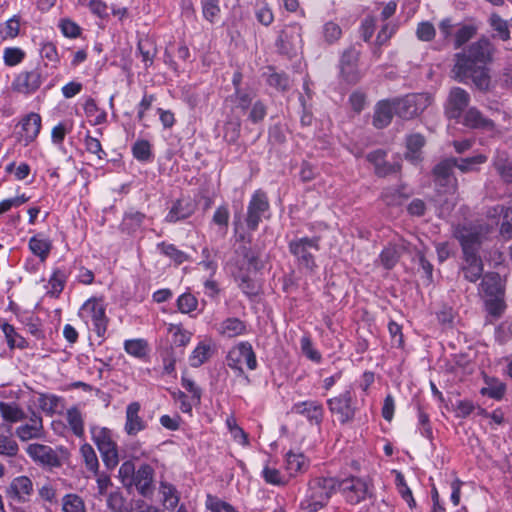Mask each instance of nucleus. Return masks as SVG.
Listing matches in <instances>:
<instances>
[{
  "instance_id": "c9c22d12",
  "label": "nucleus",
  "mask_w": 512,
  "mask_h": 512,
  "mask_svg": "<svg viewBox=\"0 0 512 512\" xmlns=\"http://www.w3.org/2000/svg\"><path fill=\"white\" fill-rule=\"evenodd\" d=\"M38 405L47 415H53L59 411V408H63V399L54 394H40Z\"/></svg>"
},
{
  "instance_id": "9b49d317",
  "label": "nucleus",
  "mask_w": 512,
  "mask_h": 512,
  "mask_svg": "<svg viewBox=\"0 0 512 512\" xmlns=\"http://www.w3.org/2000/svg\"><path fill=\"white\" fill-rule=\"evenodd\" d=\"M4 493L11 504H24L28 502L33 495L34 485L28 476H17L7 484Z\"/></svg>"
},
{
  "instance_id": "e433bc0d",
  "label": "nucleus",
  "mask_w": 512,
  "mask_h": 512,
  "mask_svg": "<svg viewBox=\"0 0 512 512\" xmlns=\"http://www.w3.org/2000/svg\"><path fill=\"white\" fill-rule=\"evenodd\" d=\"M18 452V445L12 439L10 429L0 425V454L5 456H15Z\"/></svg>"
},
{
  "instance_id": "4be33fe9",
  "label": "nucleus",
  "mask_w": 512,
  "mask_h": 512,
  "mask_svg": "<svg viewBox=\"0 0 512 512\" xmlns=\"http://www.w3.org/2000/svg\"><path fill=\"white\" fill-rule=\"evenodd\" d=\"M195 211V207L188 199H178L173 202L165 217L167 223H176L189 218Z\"/></svg>"
},
{
  "instance_id": "774afa93",
  "label": "nucleus",
  "mask_w": 512,
  "mask_h": 512,
  "mask_svg": "<svg viewBox=\"0 0 512 512\" xmlns=\"http://www.w3.org/2000/svg\"><path fill=\"white\" fill-rule=\"evenodd\" d=\"M198 301L195 296L190 293H184L178 297L177 306L180 312L190 313L197 308Z\"/></svg>"
},
{
  "instance_id": "a211bd4d",
  "label": "nucleus",
  "mask_w": 512,
  "mask_h": 512,
  "mask_svg": "<svg viewBox=\"0 0 512 512\" xmlns=\"http://www.w3.org/2000/svg\"><path fill=\"white\" fill-rule=\"evenodd\" d=\"M482 299L504 295V285L500 275L496 272L486 273L478 288Z\"/></svg>"
},
{
  "instance_id": "4c0bfd02",
  "label": "nucleus",
  "mask_w": 512,
  "mask_h": 512,
  "mask_svg": "<svg viewBox=\"0 0 512 512\" xmlns=\"http://www.w3.org/2000/svg\"><path fill=\"white\" fill-rule=\"evenodd\" d=\"M212 354V346L208 342H200L192 351L189 362L192 367H200Z\"/></svg>"
},
{
  "instance_id": "f8f14e48",
  "label": "nucleus",
  "mask_w": 512,
  "mask_h": 512,
  "mask_svg": "<svg viewBox=\"0 0 512 512\" xmlns=\"http://www.w3.org/2000/svg\"><path fill=\"white\" fill-rule=\"evenodd\" d=\"M329 411L337 415L341 424L351 422L356 413V407L353 402V395L350 390L327 400Z\"/></svg>"
},
{
  "instance_id": "6e6552de",
  "label": "nucleus",
  "mask_w": 512,
  "mask_h": 512,
  "mask_svg": "<svg viewBox=\"0 0 512 512\" xmlns=\"http://www.w3.org/2000/svg\"><path fill=\"white\" fill-rule=\"evenodd\" d=\"M226 362L228 367L238 372L239 375L244 373L242 365L245 362L249 370L257 368L256 355L252 345L247 342H240L230 349L227 354Z\"/></svg>"
},
{
  "instance_id": "680f3d73",
  "label": "nucleus",
  "mask_w": 512,
  "mask_h": 512,
  "mask_svg": "<svg viewBox=\"0 0 512 512\" xmlns=\"http://www.w3.org/2000/svg\"><path fill=\"white\" fill-rule=\"evenodd\" d=\"M241 130V123L239 120L227 121L224 125V139L229 143H236Z\"/></svg>"
},
{
  "instance_id": "49530a36",
  "label": "nucleus",
  "mask_w": 512,
  "mask_h": 512,
  "mask_svg": "<svg viewBox=\"0 0 512 512\" xmlns=\"http://www.w3.org/2000/svg\"><path fill=\"white\" fill-rule=\"evenodd\" d=\"M0 413L4 420L14 423L23 419L24 412L18 404L0 402Z\"/></svg>"
},
{
  "instance_id": "7c9ffc66",
  "label": "nucleus",
  "mask_w": 512,
  "mask_h": 512,
  "mask_svg": "<svg viewBox=\"0 0 512 512\" xmlns=\"http://www.w3.org/2000/svg\"><path fill=\"white\" fill-rule=\"evenodd\" d=\"M488 24L492 28L493 37L502 41H508L511 37L508 21L503 19L498 13H491L488 18Z\"/></svg>"
},
{
  "instance_id": "bf43d9fd",
  "label": "nucleus",
  "mask_w": 512,
  "mask_h": 512,
  "mask_svg": "<svg viewBox=\"0 0 512 512\" xmlns=\"http://www.w3.org/2000/svg\"><path fill=\"white\" fill-rule=\"evenodd\" d=\"M169 331L173 333L174 344L180 347L186 346L192 338V333L179 325L171 324Z\"/></svg>"
},
{
  "instance_id": "2eb2a0df",
  "label": "nucleus",
  "mask_w": 512,
  "mask_h": 512,
  "mask_svg": "<svg viewBox=\"0 0 512 512\" xmlns=\"http://www.w3.org/2000/svg\"><path fill=\"white\" fill-rule=\"evenodd\" d=\"M455 237L459 240L463 254H478L481 245V233L474 227H458Z\"/></svg>"
},
{
  "instance_id": "c03bdc74",
  "label": "nucleus",
  "mask_w": 512,
  "mask_h": 512,
  "mask_svg": "<svg viewBox=\"0 0 512 512\" xmlns=\"http://www.w3.org/2000/svg\"><path fill=\"white\" fill-rule=\"evenodd\" d=\"M144 219L145 214L139 211L130 210L127 213H125L121 223V227L124 231L132 233L141 227Z\"/></svg>"
},
{
  "instance_id": "0e129e2a",
  "label": "nucleus",
  "mask_w": 512,
  "mask_h": 512,
  "mask_svg": "<svg viewBox=\"0 0 512 512\" xmlns=\"http://www.w3.org/2000/svg\"><path fill=\"white\" fill-rule=\"evenodd\" d=\"M487 161V157L479 154L474 157L464 158V159H457V164L455 167H457L461 172H469L474 170V167L476 165L485 163Z\"/></svg>"
},
{
  "instance_id": "b1692460",
  "label": "nucleus",
  "mask_w": 512,
  "mask_h": 512,
  "mask_svg": "<svg viewBox=\"0 0 512 512\" xmlns=\"http://www.w3.org/2000/svg\"><path fill=\"white\" fill-rule=\"evenodd\" d=\"M395 114L393 100H382L377 103L373 116V125L382 129L387 127Z\"/></svg>"
},
{
  "instance_id": "20e7f679",
  "label": "nucleus",
  "mask_w": 512,
  "mask_h": 512,
  "mask_svg": "<svg viewBox=\"0 0 512 512\" xmlns=\"http://www.w3.org/2000/svg\"><path fill=\"white\" fill-rule=\"evenodd\" d=\"M337 489L347 503L356 505L372 496L373 484L368 478L351 476L338 481Z\"/></svg>"
},
{
  "instance_id": "603ef678",
  "label": "nucleus",
  "mask_w": 512,
  "mask_h": 512,
  "mask_svg": "<svg viewBox=\"0 0 512 512\" xmlns=\"http://www.w3.org/2000/svg\"><path fill=\"white\" fill-rule=\"evenodd\" d=\"M147 342L143 339L126 340L124 343L125 351L134 357L143 358L147 354Z\"/></svg>"
},
{
  "instance_id": "8fccbe9b",
  "label": "nucleus",
  "mask_w": 512,
  "mask_h": 512,
  "mask_svg": "<svg viewBox=\"0 0 512 512\" xmlns=\"http://www.w3.org/2000/svg\"><path fill=\"white\" fill-rule=\"evenodd\" d=\"M483 301L486 311L494 318H499L506 308L504 295L485 298Z\"/></svg>"
},
{
  "instance_id": "0eeeda50",
  "label": "nucleus",
  "mask_w": 512,
  "mask_h": 512,
  "mask_svg": "<svg viewBox=\"0 0 512 512\" xmlns=\"http://www.w3.org/2000/svg\"><path fill=\"white\" fill-rule=\"evenodd\" d=\"M80 316L86 323H92L93 329L99 338H104L107 331L108 318L105 314V306L101 300L95 298L88 299L80 309Z\"/></svg>"
},
{
  "instance_id": "338daca9",
  "label": "nucleus",
  "mask_w": 512,
  "mask_h": 512,
  "mask_svg": "<svg viewBox=\"0 0 512 512\" xmlns=\"http://www.w3.org/2000/svg\"><path fill=\"white\" fill-rule=\"evenodd\" d=\"M238 286L242 292L250 298L258 295L260 291V287L257 282L251 279L248 275H242L239 278Z\"/></svg>"
},
{
  "instance_id": "dca6fc26",
  "label": "nucleus",
  "mask_w": 512,
  "mask_h": 512,
  "mask_svg": "<svg viewBox=\"0 0 512 512\" xmlns=\"http://www.w3.org/2000/svg\"><path fill=\"white\" fill-rule=\"evenodd\" d=\"M291 413L304 416L311 424L319 426L323 420V405L314 400L297 402L291 407Z\"/></svg>"
},
{
  "instance_id": "2f4dec72",
  "label": "nucleus",
  "mask_w": 512,
  "mask_h": 512,
  "mask_svg": "<svg viewBox=\"0 0 512 512\" xmlns=\"http://www.w3.org/2000/svg\"><path fill=\"white\" fill-rule=\"evenodd\" d=\"M91 437L99 452L116 445L112 439L111 431L105 427L92 426Z\"/></svg>"
},
{
  "instance_id": "a878e982",
  "label": "nucleus",
  "mask_w": 512,
  "mask_h": 512,
  "mask_svg": "<svg viewBox=\"0 0 512 512\" xmlns=\"http://www.w3.org/2000/svg\"><path fill=\"white\" fill-rule=\"evenodd\" d=\"M21 137L25 145L33 142L38 136L41 129V117L37 113L28 114L21 122Z\"/></svg>"
},
{
  "instance_id": "3c124183",
  "label": "nucleus",
  "mask_w": 512,
  "mask_h": 512,
  "mask_svg": "<svg viewBox=\"0 0 512 512\" xmlns=\"http://www.w3.org/2000/svg\"><path fill=\"white\" fill-rule=\"evenodd\" d=\"M135 465L132 461L128 460L121 464L119 471H118V477L126 488L133 487V481L135 476Z\"/></svg>"
},
{
  "instance_id": "f257e3e1",
  "label": "nucleus",
  "mask_w": 512,
  "mask_h": 512,
  "mask_svg": "<svg viewBox=\"0 0 512 512\" xmlns=\"http://www.w3.org/2000/svg\"><path fill=\"white\" fill-rule=\"evenodd\" d=\"M495 47L487 37H481L463 51L454 55L451 73L463 84H472L481 92L491 89V76L488 64L492 62Z\"/></svg>"
},
{
  "instance_id": "7ed1b4c3",
  "label": "nucleus",
  "mask_w": 512,
  "mask_h": 512,
  "mask_svg": "<svg viewBox=\"0 0 512 512\" xmlns=\"http://www.w3.org/2000/svg\"><path fill=\"white\" fill-rule=\"evenodd\" d=\"M289 251L296 258L299 268L313 273L317 268L314 253L318 252L319 237H303L289 242Z\"/></svg>"
},
{
  "instance_id": "a18cd8bd",
  "label": "nucleus",
  "mask_w": 512,
  "mask_h": 512,
  "mask_svg": "<svg viewBox=\"0 0 512 512\" xmlns=\"http://www.w3.org/2000/svg\"><path fill=\"white\" fill-rule=\"evenodd\" d=\"M80 454L86 469L91 473H97V469H99V461L93 447L88 443H84L80 447Z\"/></svg>"
},
{
  "instance_id": "de8ad7c7",
  "label": "nucleus",
  "mask_w": 512,
  "mask_h": 512,
  "mask_svg": "<svg viewBox=\"0 0 512 512\" xmlns=\"http://www.w3.org/2000/svg\"><path fill=\"white\" fill-rule=\"evenodd\" d=\"M307 467L306 458L302 453L289 451L286 454V470L290 475L303 471Z\"/></svg>"
},
{
  "instance_id": "ddd939ff",
  "label": "nucleus",
  "mask_w": 512,
  "mask_h": 512,
  "mask_svg": "<svg viewBox=\"0 0 512 512\" xmlns=\"http://www.w3.org/2000/svg\"><path fill=\"white\" fill-rule=\"evenodd\" d=\"M26 452L36 463L44 467L57 468L61 466L58 453L48 445L33 443L27 447Z\"/></svg>"
},
{
  "instance_id": "6e6d98bb",
  "label": "nucleus",
  "mask_w": 512,
  "mask_h": 512,
  "mask_svg": "<svg viewBox=\"0 0 512 512\" xmlns=\"http://www.w3.org/2000/svg\"><path fill=\"white\" fill-rule=\"evenodd\" d=\"M133 156L139 161H148L152 156L151 145L147 140H138L132 146Z\"/></svg>"
},
{
  "instance_id": "1a4fd4ad",
  "label": "nucleus",
  "mask_w": 512,
  "mask_h": 512,
  "mask_svg": "<svg viewBox=\"0 0 512 512\" xmlns=\"http://www.w3.org/2000/svg\"><path fill=\"white\" fill-rule=\"evenodd\" d=\"M270 208L267 193L261 189L256 190L248 203L245 223L250 231L257 230L263 215Z\"/></svg>"
},
{
  "instance_id": "ea45409f",
  "label": "nucleus",
  "mask_w": 512,
  "mask_h": 512,
  "mask_svg": "<svg viewBox=\"0 0 512 512\" xmlns=\"http://www.w3.org/2000/svg\"><path fill=\"white\" fill-rule=\"evenodd\" d=\"M159 251L171 259L176 265H180L188 260V255L178 249L174 244L161 242L157 245Z\"/></svg>"
},
{
  "instance_id": "412c9836",
  "label": "nucleus",
  "mask_w": 512,
  "mask_h": 512,
  "mask_svg": "<svg viewBox=\"0 0 512 512\" xmlns=\"http://www.w3.org/2000/svg\"><path fill=\"white\" fill-rule=\"evenodd\" d=\"M139 412L140 404L138 402H132L126 408V422L124 429L130 436H134L146 428V423L139 416Z\"/></svg>"
},
{
  "instance_id": "6ab92c4d",
  "label": "nucleus",
  "mask_w": 512,
  "mask_h": 512,
  "mask_svg": "<svg viewBox=\"0 0 512 512\" xmlns=\"http://www.w3.org/2000/svg\"><path fill=\"white\" fill-rule=\"evenodd\" d=\"M154 469L149 464H142L136 471L133 486L144 497L153 492Z\"/></svg>"
},
{
  "instance_id": "c85d7f7f",
  "label": "nucleus",
  "mask_w": 512,
  "mask_h": 512,
  "mask_svg": "<svg viewBox=\"0 0 512 512\" xmlns=\"http://www.w3.org/2000/svg\"><path fill=\"white\" fill-rule=\"evenodd\" d=\"M68 279V271L64 267H57L48 280L47 294L51 297H58L63 291L66 281Z\"/></svg>"
},
{
  "instance_id": "c756f323",
  "label": "nucleus",
  "mask_w": 512,
  "mask_h": 512,
  "mask_svg": "<svg viewBox=\"0 0 512 512\" xmlns=\"http://www.w3.org/2000/svg\"><path fill=\"white\" fill-rule=\"evenodd\" d=\"M28 246L31 252L39 257L42 262L48 258L52 249L51 241L42 234L32 236L29 239Z\"/></svg>"
},
{
  "instance_id": "09e8293b",
  "label": "nucleus",
  "mask_w": 512,
  "mask_h": 512,
  "mask_svg": "<svg viewBox=\"0 0 512 512\" xmlns=\"http://www.w3.org/2000/svg\"><path fill=\"white\" fill-rule=\"evenodd\" d=\"M226 426L234 441L238 442L243 446L249 445L247 433L241 427L238 426L236 418L233 415L227 417Z\"/></svg>"
},
{
  "instance_id": "f03ea898",
  "label": "nucleus",
  "mask_w": 512,
  "mask_h": 512,
  "mask_svg": "<svg viewBox=\"0 0 512 512\" xmlns=\"http://www.w3.org/2000/svg\"><path fill=\"white\" fill-rule=\"evenodd\" d=\"M338 480L334 477H316L309 481L308 489L301 500V512H318L329 503L336 492Z\"/></svg>"
},
{
  "instance_id": "aec40b11",
  "label": "nucleus",
  "mask_w": 512,
  "mask_h": 512,
  "mask_svg": "<svg viewBox=\"0 0 512 512\" xmlns=\"http://www.w3.org/2000/svg\"><path fill=\"white\" fill-rule=\"evenodd\" d=\"M463 263L461 265V271L464 278L475 283L483 275V262L478 254H463Z\"/></svg>"
},
{
  "instance_id": "864d4df0",
  "label": "nucleus",
  "mask_w": 512,
  "mask_h": 512,
  "mask_svg": "<svg viewBox=\"0 0 512 512\" xmlns=\"http://www.w3.org/2000/svg\"><path fill=\"white\" fill-rule=\"evenodd\" d=\"M477 33V27L474 25H463L455 33L454 47L455 49L460 48Z\"/></svg>"
},
{
  "instance_id": "69168bd1",
  "label": "nucleus",
  "mask_w": 512,
  "mask_h": 512,
  "mask_svg": "<svg viewBox=\"0 0 512 512\" xmlns=\"http://www.w3.org/2000/svg\"><path fill=\"white\" fill-rule=\"evenodd\" d=\"M436 30L428 21L420 22L416 28V36L420 41L429 42L435 38Z\"/></svg>"
},
{
  "instance_id": "5fc2aeb1",
  "label": "nucleus",
  "mask_w": 512,
  "mask_h": 512,
  "mask_svg": "<svg viewBox=\"0 0 512 512\" xmlns=\"http://www.w3.org/2000/svg\"><path fill=\"white\" fill-rule=\"evenodd\" d=\"M262 477L266 483L275 486H284L288 482L277 468H273L268 465L263 468Z\"/></svg>"
},
{
  "instance_id": "5701e85b",
  "label": "nucleus",
  "mask_w": 512,
  "mask_h": 512,
  "mask_svg": "<svg viewBox=\"0 0 512 512\" xmlns=\"http://www.w3.org/2000/svg\"><path fill=\"white\" fill-rule=\"evenodd\" d=\"M16 435L22 441H28L35 438H40L43 435V422L41 416L33 414L29 422L19 426L16 429Z\"/></svg>"
},
{
  "instance_id": "423d86ee",
  "label": "nucleus",
  "mask_w": 512,
  "mask_h": 512,
  "mask_svg": "<svg viewBox=\"0 0 512 512\" xmlns=\"http://www.w3.org/2000/svg\"><path fill=\"white\" fill-rule=\"evenodd\" d=\"M432 98L426 93L408 94L403 98L393 99L395 114L402 119H412L422 113Z\"/></svg>"
},
{
  "instance_id": "393cba45",
  "label": "nucleus",
  "mask_w": 512,
  "mask_h": 512,
  "mask_svg": "<svg viewBox=\"0 0 512 512\" xmlns=\"http://www.w3.org/2000/svg\"><path fill=\"white\" fill-rule=\"evenodd\" d=\"M217 331L222 337L235 338L247 333V325L237 317H228L218 325Z\"/></svg>"
},
{
  "instance_id": "79ce46f5",
  "label": "nucleus",
  "mask_w": 512,
  "mask_h": 512,
  "mask_svg": "<svg viewBox=\"0 0 512 512\" xmlns=\"http://www.w3.org/2000/svg\"><path fill=\"white\" fill-rule=\"evenodd\" d=\"M322 37L323 41L327 45H332L338 42L342 37V28L334 21H327L322 26Z\"/></svg>"
},
{
  "instance_id": "bb28decb",
  "label": "nucleus",
  "mask_w": 512,
  "mask_h": 512,
  "mask_svg": "<svg viewBox=\"0 0 512 512\" xmlns=\"http://www.w3.org/2000/svg\"><path fill=\"white\" fill-rule=\"evenodd\" d=\"M493 166L505 183H512V158L510 159L507 151H496Z\"/></svg>"
},
{
  "instance_id": "473e14b6",
  "label": "nucleus",
  "mask_w": 512,
  "mask_h": 512,
  "mask_svg": "<svg viewBox=\"0 0 512 512\" xmlns=\"http://www.w3.org/2000/svg\"><path fill=\"white\" fill-rule=\"evenodd\" d=\"M424 144L425 138L421 134L416 133L408 136L406 140L407 152L405 157L413 163L420 161L421 149Z\"/></svg>"
},
{
  "instance_id": "a19ab883",
  "label": "nucleus",
  "mask_w": 512,
  "mask_h": 512,
  "mask_svg": "<svg viewBox=\"0 0 512 512\" xmlns=\"http://www.w3.org/2000/svg\"><path fill=\"white\" fill-rule=\"evenodd\" d=\"M255 98V92L252 90L240 88H237L234 95L232 96L236 108H239L242 111L248 110L253 105Z\"/></svg>"
},
{
  "instance_id": "9d476101",
  "label": "nucleus",
  "mask_w": 512,
  "mask_h": 512,
  "mask_svg": "<svg viewBox=\"0 0 512 512\" xmlns=\"http://www.w3.org/2000/svg\"><path fill=\"white\" fill-rule=\"evenodd\" d=\"M456 164V158H447L434 167V181L439 192L455 193L457 189V179L453 175V168Z\"/></svg>"
},
{
  "instance_id": "37998d69",
  "label": "nucleus",
  "mask_w": 512,
  "mask_h": 512,
  "mask_svg": "<svg viewBox=\"0 0 512 512\" xmlns=\"http://www.w3.org/2000/svg\"><path fill=\"white\" fill-rule=\"evenodd\" d=\"M486 387L481 389V394L495 400H501L506 391V385L494 378L486 379Z\"/></svg>"
},
{
  "instance_id": "13d9d810",
  "label": "nucleus",
  "mask_w": 512,
  "mask_h": 512,
  "mask_svg": "<svg viewBox=\"0 0 512 512\" xmlns=\"http://www.w3.org/2000/svg\"><path fill=\"white\" fill-rule=\"evenodd\" d=\"M202 12L204 18L210 23H214L220 14L218 0H202Z\"/></svg>"
},
{
  "instance_id": "39448f33",
  "label": "nucleus",
  "mask_w": 512,
  "mask_h": 512,
  "mask_svg": "<svg viewBox=\"0 0 512 512\" xmlns=\"http://www.w3.org/2000/svg\"><path fill=\"white\" fill-rule=\"evenodd\" d=\"M302 30V26L296 22L285 25L275 42L278 52L290 58L296 56L303 45Z\"/></svg>"
},
{
  "instance_id": "e2e57ef3",
  "label": "nucleus",
  "mask_w": 512,
  "mask_h": 512,
  "mask_svg": "<svg viewBox=\"0 0 512 512\" xmlns=\"http://www.w3.org/2000/svg\"><path fill=\"white\" fill-rule=\"evenodd\" d=\"M84 145L86 151L91 154H94L98 160H103L106 158L107 154L102 149V145L97 138H94L90 135H86L84 139Z\"/></svg>"
},
{
  "instance_id": "cd10ccee",
  "label": "nucleus",
  "mask_w": 512,
  "mask_h": 512,
  "mask_svg": "<svg viewBox=\"0 0 512 512\" xmlns=\"http://www.w3.org/2000/svg\"><path fill=\"white\" fill-rule=\"evenodd\" d=\"M65 420L73 435H75L78 438L84 437V416L77 406H72L67 409L65 414Z\"/></svg>"
},
{
  "instance_id": "4d7b16f0",
  "label": "nucleus",
  "mask_w": 512,
  "mask_h": 512,
  "mask_svg": "<svg viewBox=\"0 0 512 512\" xmlns=\"http://www.w3.org/2000/svg\"><path fill=\"white\" fill-rule=\"evenodd\" d=\"M1 329L5 335V338L7 340L8 346L10 348L14 347H23V338L20 337L17 332L15 331L14 327L10 325L7 322L1 323Z\"/></svg>"
},
{
  "instance_id": "72a5a7b5",
  "label": "nucleus",
  "mask_w": 512,
  "mask_h": 512,
  "mask_svg": "<svg viewBox=\"0 0 512 512\" xmlns=\"http://www.w3.org/2000/svg\"><path fill=\"white\" fill-rule=\"evenodd\" d=\"M385 152L382 150H376L370 152L367 155V160L375 165L376 174L379 176H385L389 173L396 172L399 167L388 165L384 162Z\"/></svg>"
},
{
  "instance_id": "58836bf2",
  "label": "nucleus",
  "mask_w": 512,
  "mask_h": 512,
  "mask_svg": "<svg viewBox=\"0 0 512 512\" xmlns=\"http://www.w3.org/2000/svg\"><path fill=\"white\" fill-rule=\"evenodd\" d=\"M464 124L471 128H493V122L483 117L476 108H470L464 116Z\"/></svg>"
},
{
  "instance_id": "052dcab7",
  "label": "nucleus",
  "mask_w": 512,
  "mask_h": 512,
  "mask_svg": "<svg viewBox=\"0 0 512 512\" xmlns=\"http://www.w3.org/2000/svg\"><path fill=\"white\" fill-rule=\"evenodd\" d=\"M20 20L17 16L8 19L1 27L0 33L4 39L15 38L19 34Z\"/></svg>"
},
{
  "instance_id": "f704fd0d",
  "label": "nucleus",
  "mask_w": 512,
  "mask_h": 512,
  "mask_svg": "<svg viewBox=\"0 0 512 512\" xmlns=\"http://www.w3.org/2000/svg\"><path fill=\"white\" fill-rule=\"evenodd\" d=\"M62 512H87L84 499L76 493H67L61 498Z\"/></svg>"
},
{
  "instance_id": "f3484780",
  "label": "nucleus",
  "mask_w": 512,
  "mask_h": 512,
  "mask_svg": "<svg viewBox=\"0 0 512 512\" xmlns=\"http://www.w3.org/2000/svg\"><path fill=\"white\" fill-rule=\"evenodd\" d=\"M42 83L40 71L34 69L32 71L21 72L13 81V89L19 93H34Z\"/></svg>"
},
{
  "instance_id": "4468645a",
  "label": "nucleus",
  "mask_w": 512,
  "mask_h": 512,
  "mask_svg": "<svg viewBox=\"0 0 512 512\" xmlns=\"http://www.w3.org/2000/svg\"><path fill=\"white\" fill-rule=\"evenodd\" d=\"M470 102L469 93L460 87H454L450 90L445 113L451 119H457L461 116Z\"/></svg>"
}]
</instances>
